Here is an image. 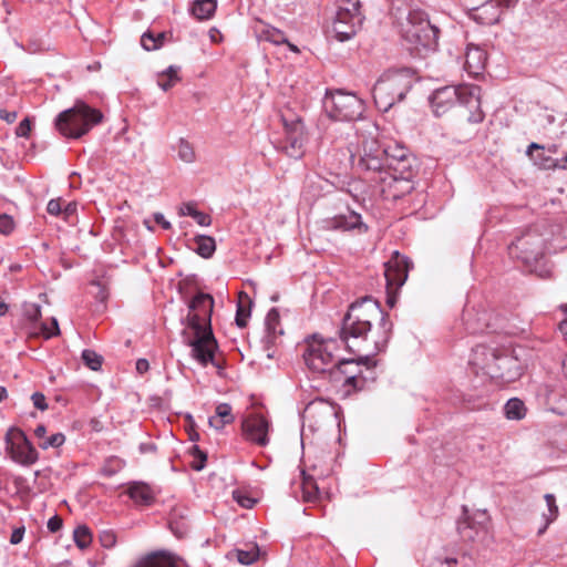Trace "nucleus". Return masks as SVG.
Here are the masks:
<instances>
[{"label": "nucleus", "mask_w": 567, "mask_h": 567, "mask_svg": "<svg viewBox=\"0 0 567 567\" xmlns=\"http://www.w3.org/2000/svg\"><path fill=\"white\" fill-rule=\"evenodd\" d=\"M392 327L389 315L372 297H364L351 303L342 320L340 341L350 352L364 351L365 354L359 355L358 359H340L330 381L349 388L346 390L347 393H350L351 389H361L364 379L361 377L360 367L367 364L371 355L386 348Z\"/></svg>", "instance_id": "obj_1"}, {"label": "nucleus", "mask_w": 567, "mask_h": 567, "mask_svg": "<svg viewBox=\"0 0 567 567\" xmlns=\"http://www.w3.org/2000/svg\"><path fill=\"white\" fill-rule=\"evenodd\" d=\"M214 299L210 295L198 292L188 305L186 317L187 327L193 330L194 336L189 337L186 330L183 331L184 342L192 349V358L202 367L212 363L218 369L220 364L215 360L218 349L217 341L212 330V312Z\"/></svg>", "instance_id": "obj_2"}, {"label": "nucleus", "mask_w": 567, "mask_h": 567, "mask_svg": "<svg viewBox=\"0 0 567 567\" xmlns=\"http://www.w3.org/2000/svg\"><path fill=\"white\" fill-rule=\"evenodd\" d=\"M391 14L401 37L411 49L426 51L437 49L440 29L431 23L425 11L403 1H396L392 4Z\"/></svg>", "instance_id": "obj_3"}, {"label": "nucleus", "mask_w": 567, "mask_h": 567, "mask_svg": "<svg viewBox=\"0 0 567 567\" xmlns=\"http://www.w3.org/2000/svg\"><path fill=\"white\" fill-rule=\"evenodd\" d=\"M430 103L436 116L443 115L456 103H460L468 109L467 121L470 123H481L485 117L481 109V87L478 85L442 86L431 94Z\"/></svg>", "instance_id": "obj_4"}, {"label": "nucleus", "mask_w": 567, "mask_h": 567, "mask_svg": "<svg viewBox=\"0 0 567 567\" xmlns=\"http://www.w3.org/2000/svg\"><path fill=\"white\" fill-rule=\"evenodd\" d=\"M414 73L409 68L385 71L373 86V99L379 111L388 112L401 102L411 90Z\"/></svg>", "instance_id": "obj_5"}, {"label": "nucleus", "mask_w": 567, "mask_h": 567, "mask_svg": "<svg viewBox=\"0 0 567 567\" xmlns=\"http://www.w3.org/2000/svg\"><path fill=\"white\" fill-rule=\"evenodd\" d=\"M338 350L339 342L337 339H323L313 334L306 339L302 353L305 364L312 373L330 380L340 360L337 357Z\"/></svg>", "instance_id": "obj_6"}, {"label": "nucleus", "mask_w": 567, "mask_h": 567, "mask_svg": "<svg viewBox=\"0 0 567 567\" xmlns=\"http://www.w3.org/2000/svg\"><path fill=\"white\" fill-rule=\"evenodd\" d=\"M102 120L103 114L100 110L79 101L73 107L61 112L56 116L55 127L68 138H80L101 123Z\"/></svg>", "instance_id": "obj_7"}, {"label": "nucleus", "mask_w": 567, "mask_h": 567, "mask_svg": "<svg viewBox=\"0 0 567 567\" xmlns=\"http://www.w3.org/2000/svg\"><path fill=\"white\" fill-rule=\"evenodd\" d=\"M546 241L537 227L528 228L508 246V254L520 260L529 271H536L544 259Z\"/></svg>", "instance_id": "obj_8"}, {"label": "nucleus", "mask_w": 567, "mask_h": 567, "mask_svg": "<svg viewBox=\"0 0 567 567\" xmlns=\"http://www.w3.org/2000/svg\"><path fill=\"white\" fill-rule=\"evenodd\" d=\"M326 112L337 121H357L362 117L364 103L355 94L337 90L323 100Z\"/></svg>", "instance_id": "obj_9"}, {"label": "nucleus", "mask_w": 567, "mask_h": 567, "mask_svg": "<svg viewBox=\"0 0 567 567\" xmlns=\"http://www.w3.org/2000/svg\"><path fill=\"white\" fill-rule=\"evenodd\" d=\"M6 450L16 463L30 466L38 462L39 453L25 433L18 427H10L6 433Z\"/></svg>", "instance_id": "obj_10"}, {"label": "nucleus", "mask_w": 567, "mask_h": 567, "mask_svg": "<svg viewBox=\"0 0 567 567\" xmlns=\"http://www.w3.org/2000/svg\"><path fill=\"white\" fill-rule=\"evenodd\" d=\"M284 137L278 141L277 147L292 158H300L303 155L306 142L305 126L300 117L288 120L282 116Z\"/></svg>", "instance_id": "obj_11"}, {"label": "nucleus", "mask_w": 567, "mask_h": 567, "mask_svg": "<svg viewBox=\"0 0 567 567\" xmlns=\"http://www.w3.org/2000/svg\"><path fill=\"white\" fill-rule=\"evenodd\" d=\"M382 147L374 140L367 141L363 144V154L359 158L358 166L373 176L370 179L374 183H381V176L385 175L386 163Z\"/></svg>", "instance_id": "obj_12"}, {"label": "nucleus", "mask_w": 567, "mask_h": 567, "mask_svg": "<svg viewBox=\"0 0 567 567\" xmlns=\"http://www.w3.org/2000/svg\"><path fill=\"white\" fill-rule=\"evenodd\" d=\"M489 369L491 379L511 383L523 374L524 367L513 350L501 347L496 365Z\"/></svg>", "instance_id": "obj_13"}, {"label": "nucleus", "mask_w": 567, "mask_h": 567, "mask_svg": "<svg viewBox=\"0 0 567 567\" xmlns=\"http://www.w3.org/2000/svg\"><path fill=\"white\" fill-rule=\"evenodd\" d=\"M384 277L389 291L388 302L392 306L393 301L390 295L392 291L399 290L406 281L410 270V261L406 257L401 256L395 251L391 259L384 264Z\"/></svg>", "instance_id": "obj_14"}, {"label": "nucleus", "mask_w": 567, "mask_h": 567, "mask_svg": "<svg viewBox=\"0 0 567 567\" xmlns=\"http://www.w3.org/2000/svg\"><path fill=\"white\" fill-rule=\"evenodd\" d=\"M489 517L486 511L457 522V532L464 542H482L488 533Z\"/></svg>", "instance_id": "obj_15"}, {"label": "nucleus", "mask_w": 567, "mask_h": 567, "mask_svg": "<svg viewBox=\"0 0 567 567\" xmlns=\"http://www.w3.org/2000/svg\"><path fill=\"white\" fill-rule=\"evenodd\" d=\"M518 0H487L471 10V18L480 24L492 25L499 21L505 9L516 6Z\"/></svg>", "instance_id": "obj_16"}, {"label": "nucleus", "mask_w": 567, "mask_h": 567, "mask_svg": "<svg viewBox=\"0 0 567 567\" xmlns=\"http://www.w3.org/2000/svg\"><path fill=\"white\" fill-rule=\"evenodd\" d=\"M501 348L497 346L477 344L472 349L468 364L475 374L491 378V368L496 365Z\"/></svg>", "instance_id": "obj_17"}, {"label": "nucleus", "mask_w": 567, "mask_h": 567, "mask_svg": "<svg viewBox=\"0 0 567 567\" xmlns=\"http://www.w3.org/2000/svg\"><path fill=\"white\" fill-rule=\"evenodd\" d=\"M241 430L243 435L247 441H250L259 446H265L269 442V422L261 414L251 413L244 417Z\"/></svg>", "instance_id": "obj_18"}, {"label": "nucleus", "mask_w": 567, "mask_h": 567, "mask_svg": "<svg viewBox=\"0 0 567 567\" xmlns=\"http://www.w3.org/2000/svg\"><path fill=\"white\" fill-rule=\"evenodd\" d=\"M322 224L327 230L349 231L358 229L359 233L368 231V226L362 221L361 215L353 210L327 218Z\"/></svg>", "instance_id": "obj_19"}, {"label": "nucleus", "mask_w": 567, "mask_h": 567, "mask_svg": "<svg viewBox=\"0 0 567 567\" xmlns=\"http://www.w3.org/2000/svg\"><path fill=\"white\" fill-rule=\"evenodd\" d=\"M556 150H546L544 146L532 143L527 148V154L534 161V163L542 169H556L566 168L567 166V154L561 158L554 157L551 153Z\"/></svg>", "instance_id": "obj_20"}, {"label": "nucleus", "mask_w": 567, "mask_h": 567, "mask_svg": "<svg viewBox=\"0 0 567 567\" xmlns=\"http://www.w3.org/2000/svg\"><path fill=\"white\" fill-rule=\"evenodd\" d=\"M381 192L393 199L401 198L413 189V178L381 176Z\"/></svg>", "instance_id": "obj_21"}, {"label": "nucleus", "mask_w": 567, "mask_h": 567, "mask_svg": "<svg viewBox=\"0 0 567 567\" xmlns=\"http://www.w3.org/2000/svg\"><path fill=\"white\" fill-rule=\"evenodd\" d=\"M486 61L487 54L483 48L475 44L467 45L464 68L470 75H480L485 69Z\"/></svg>", "instance_id": "obj_22"}, {"label": "nucleus", "mask_w": 567, "mask_h": 567, "mask_svg": "<svg viewBox=\"0 0 567 567\" xmlns=\"http://www.w3.org/2000/svg\"><path fill=\"white\" fill-rule=\"evenodd\" d=\"M336 415V410L332 404L323 399H316L307 404L303 411V419L311 421L319 417L321 421L330 420Z\"/></svg>", "instance_id": "obj_23"}, {"label": "nucleus", "mask_w": 567, "mask_h": 567, "mask_svg": "<svg viewBox=\"0 0 567 567\" xmlns=\"http://www.w3.org/2000/svg\"><path fill=\"white\" fill-rule=\"evenodd\" d=\"M130 498L137 505L150 506L155 501V493L152 487L143 482H132L126 489Z\"/></svg>", "instance_id": "obj_24"}, {"label": "nucleus", "mask_w": 567, "mask_h": 567, "mask_svg": "<svg viewBox=\"0 0 567 567\" xmlns=\"http://www.w3.org/2000/svg\"><path fill=\"white\" fill-rule=\"evenodd\" d=\"M135 567H176V561L168 551L158 550L142 557Z\"/></svg>", "instance_id": "obj_25"}, {"label": "nucleus", "mask_w": 567, "mask_h": 567, "mask_svg": "<svg viewBox=\"0 0 567 567\" xmlns=\"http://www.w3.org/2000/svg\"><path fill=\"white\" fill-rule=\"evenodd\" d=\"M416 175V158L410 155L402 161L390 164L385 171L384 176H400L406 178H414Z\"/></svg>", "instance_id": "obj_26"}, {"label": "nucleus", "mask_w": 567, "mask_h": 567, "mask_svg": "<svg viewBox=\"0 0 567 567\" xmlns=\"http://www.w3.org/2000/svg\"><path fill=\"white\" fill-rule=\"evenodd\" d=\"M235 420L233 408L228 403H219L215 409V415L208 419L209 426L219 431Z\"/></svg>", "instance_id": "obj_27"}, {"label": "nucleus", "mask_w": 567, "mask_h": 567, "mask_svg": "<svg viewBox=\"0 0 567 567\" xmlns=\"http://www.w3.org/2000/svg\"><path fill=\"white\" fill-rule=\"evenodd\" d=\"M266 326V342L268 344H275L277 337L284 333V330L280 327V316L277 308H271L265 320Z\"/></svg>", "instance_id": "obj_28"}, {"label": "nucleus", "mask_w": 567, "mask_h": 567, "mask_svg": "<svg viewBox=\"0 0 567 567\" xmlns=\"http://www.w3.org/2000/svg\"><path fill=\"white\" fill-rule=\"evenodd\" d=\"M216 8V0H196L190 8V12L197 20H208L214 16Z\"/></svg>", "instance_id": "obj_29"}, {"label": "nucleus", "mask_w": 567, "mask_h": 567, "mask_svg": "<svg viewBox=\"0 0 567 567\" xmlns=\"http://www.w3.org/2000/svg\"><path fill=\"white\" fill-rule=\"evenodd\" d=\"M179 66L169 65L165 71L159 73L157 75V84L163 91H168L173 86H175L181 78L178 75L179 73Z\"/></svg>", "instance_id": "obj_30"}, {"label": "nucleus", "mask_w": 567, "mask_h": 567, "mask_svg": "<svg viewBox=\"0 0 567 567\" xmlns=\"http://www.w3.org/2000/svg\"><path fill=\"white\" fill-rule=\"evenodd\" d=\"M525 403L518 398L509 399L504 405V413L508 420H522L526 415Z\"/></svg>", "instance_id": "obj_31"}, {"label": "nucleus", "mask_w": 567, "mask_h": 567, "mask_svg": "<svg viewBox=\"0 0 567 567\" xmlns=\"http://www.w3.org/2000/svg\"><path fill=\"white\" fill-rule=\"evenodd\" d=\"M194 250L203 258H210L216 250L215 239L210 236L198 235L195 237Z\"/></svg>", "instance_id": "obj_32"}, {"label": "nucleus", "mask_w": 567, "mask_h": 567, "mask_svg": "<svg viewBox=\"0 0 567 567\" xmlns=\"http://www.w3.org/2000/svg\"><path fill=\"white\" fill-rule=\"evenodd\" d=\"M382 150L386 151V153H384L386 168L390 164H395V162L402 161L403 158L411 155L405 147L399 144H389L382 147Z\"/></svg>", "instance_id": "obj_33"}, {"label": "nucleus", "mask_w": 567, "mask_h": 567, "mask_svg": "<svg viewBox=\"0 0 567 567\" xmlns=\"http://www.w3.org/2000/svg\"><path fill=\"white\" fill-rule=\"evenodd\" d=\"M359 27L360 25H352L351 23H346L340 20L333 21V31L337 39L340 41H347L351 39L355 34Z\"/></svg>", "instance_id": "obj_34"}, {"label": "nucleus", "mask_w": 567, "mask_h": 567, "mask_svg": "<svg viewBox=\"0 0 567 567\" xmlns=\"http://www.w3.org/2000/svg\"><path fill=\"white\" fill-rule=\"evenodd\" d=\"M73 539L80 549H86L92 543V533L87 526L80 525L73 532Z\"/></svg>", "instance_id": "obj_35"}, {"label": "nucleus", "mask_w": 567, "mask_h": 567, "mask_svg": "<svg viewBox=\"0 0 567 567\" xmlns=\"http://www.w3.org/2000/svg\"><path fill=\"white\" fill-rule=\"evenodd\" d=\"M547 507L548 514H544V518L546 520L545 526L539 529V534L544 533L550 523H553L558 516V506L556 505V498L553 494H546L544 496Z\"/></svg>", "instance_id": "obj_36"}, {"label": "nucleus", "mask_w": 567, "mask_h": 567, "mask_svg": "<svg viewBox=\"0 0 567 567\" xmlns=\"http://www.w3.org/2000/svg\"><path fill=\"white\" fill-rule=\"evenodd\" d=\"M82 360L84 364L93 371L100 370L103 363V357L91 349L82 351Z\"/></svg>", "instance_id": "obj_37"}, {"label": "nucleus", "mask_w": 567, "mask_h": 567, "mask_svg": "<svg viewBox=\"0 0 567 567\" xmlns=\"http://www.w3.org/2000/svg\"><path fill=\"white\" fill-rule=\"evenodd\" d=\"M164 38V33H158L155 37L151 32H145L141 38V44L147 51L156 50L162 47Z\"/></svg>", "instance_id": "obj_38"}, {"label": "nucleus", "mask_w": 567, "mask_h": 567, "mask_svg": "<svg viewBox=\"0 0 567 567\" xmlns=\"http://www.w3.org/2000/svg\"><path fill=\"white\" fill-rule=\"evenodd\" d=\"M262 37L266 41L276 45L288 43L286 34L281 30L274 27H267L262 31Z\"/></svg>", "instance_id": "obj_39"}, {"label": "nucleus", "mask_w": 567, "mask_h": 567, "mask_svg": "<svg viewBox=\"0 0 567 567\" xmlns=\"http://www.w3.org/2000/svg\"><path fill=\"white\" fill-rule=\"evenodd\" d=\"M177 154L179 159L185 163H193L196 158L193 146L184 138H181L178 142Z\"/></svg>", "instance_id": "obj_40"}, {"label": "nucleus", "mask_w": 567, "mask_h": 567, "mask_svg": "<svg viewBox=\"0 0 567 567\" xmlns=\"http://www.w3.org/2000/svg\"><path fill=\"white\" fill-rule=\"evenodd\" d=\"M237 560L243 565H250L257 560L259 549L257 546H252L250 549H236L235 551Z\"/></svg>", "instance_id": "obj_41"}, {"label": "nucleus", "mask_w": 567, "mask_h": 567, "mask_svg": "<svg viewBox=\"0 0 567 567\" xmlns=\"http://www.w3.org/2000/svg\"><path fill=\"white\" fill-rule=\"evenodd\" d=\"M340 14H362L360 0H339L338 10Z\"/></svg>", "instance_id": "obj_42"}, {"label": "nucleus", "mask_w": 567, "mask_h": 567, "mask_svg": "<svg viewBox=\"0 0 567 567\" xmlns=\"http://www.w3.org/2000/svg\"><path fill=\"white\" fill-rule=\"evenodd\" d=\"M302 494L307 502H315L319 494V488L312 478H305L302 482Z\"/></svg>", "instance_id": "obj_43"}, {"label": "nucleus", "mask_w": 567, "mask_h": 567, "mask_svg": "<svg viewBox=\"0 0 567 567\" xmlns=\"http://www.w3.org/2000/svg\"><path fill=\"white\" fill-rule=\"evenodd\" d=\"M22 312L24 318L32 323L38 322L41 318V307L33 302H24Z\"/></svg>", "instance_id": "obj_44"}, {"label": "nucleus", "mask_w": 567, "mask_h": 567, "mask_svg": "<svg viewBox=\"0 0 567 567\" xmlns=\"http://www.w3.org/2000/svg\"><path fill=\"white\" fill-rule=\"evenodd\" d=\"M65 435L61 432L54 433L49 437H45L43 441H40L39 447L42 450H48L50 447L56 449L64 444Z\"/></svg>", "instance_id": "obj_45"}, {"label": "nucleus", "mask_w": 567, "mask_h": 567, "mask_svg": "<svg viewBox=\"0 0 567 567\" xmlns=\"http://www.w3.org/2000/svg\"><path fill=\"white\" fill-rule=\"evenodd\" d=\"M16 224L11 216L7 214L0 215V234L8 236L14 230Z\"/></svg>", "instance_id": "obj_46"}, {"label": "nucleus", "mask_w": 567, "mask_h": 567, "mask_svg": "<svg viewBox=\"0 0 567 567\" xmlns=\"http://www.w3.org/2000/svg\"><path fill=\"white\" fill-rule=\"evenodd\" d=\"M233 498L244 508H251L256 501L240 491L233 492Z\"/></svg>", "instance_id": "obj_47"}, {"label": "nucleus", "mask_w": 567, "mask_h": 567, "mask_svg": "<svg viewBox=\"0 0 567 567\" xmlns=\"http://www.w3.org/2000/svg\"><path fill=\"white\" fill-rule=\"evenodd\" d=\"M334 20H340L346 23H351L352 25H361L362 21H363V14H352V13L340 14V12H337Z\"/></svg>", "instance_id": "obj_48"}, {"label": "nucleus", "mask_w": 567, "mask_h": 567, "mask_svg": "<svg viewBox=\"0 0 567 567\" xmlns=\"http://www.w3.org/2000/svg\"><path fill=\"white\" fill-rule=\"evenodd\" d=\"M250 316L249 308H246L241 305H238L237 312H236V324L239 328H245L247 326V320Z\"/></svg>", "instance_id": "obj_49"}, {"label": "nucleus", "mask_w": 567, "mask_h": 567, "mask_svg": "<svg viewBox=\"0 0 567 567\" xmlns=\"http://www.w3.org/2000/svg\"><path fill=\"white\" fill-rule=\"evenodd\" d=\"M100 543L104 548H112L116 544V536L111 530H104L100 534Z\"/></svg>", "instance_id": "obj_50"}, {"label": "nucleus", "mask_w": 567, "mask_h": 567, "mask_svg": "<svg viewBox=\"0 0 567 567\" xmlns=\"http://www.w3.org/2000/svg\"><path fill=\"white\" fill-rule=\"evenodd\" d=\"M31 132V122L28 117L23 118L16 128V134L19 137H29Z\"/></svg>", "instance_id": "obj_51"}, {"label": "nucleus", "mask_w": 567, "mask_h": 567, "mask_svg": "<svg viewBox=\"0 0 567 567\" xmlns=\"http://www.w3.org/2000/svg\"><path fill=\"white\" fill-rule=\"evenodd\" d=\"M31 400H32L34 408H37L38 410L45 411L48 409V403H47V400H45V396L43 393L34 392L31 395Z\"/></svg>", "instance_id": "obj_52"}, {"label": "nucleus", "mask_w": 567, "mask_h": 567, "mask_svg": "<svg viewBox=\"0 0 567 567\" xmlns=\"http://www.w3.org/2000/svg\"><path fill=\"white\" fill-rule=\"evenodd\" d=\"M47 210L50 215L58 216L62 213L60 198L51 199L48 203Z\"/></svg>", "instance_id": "obj_53"}, {"label": "nucleus", "mask_w": 567, "mask_h": 567, "mask_svg": "<svg viewBox=\"0 0 567 567\" xmlns=\"http://www.w3.org/2000/svg\"><path fill=\"white\" fill-rule=\"evenodd\" d=\"M24 533H25L24 526H20V527L14 528L12 530L11 536H10V543L12 545L20 544L22 542V539H23Z\"/></svg>", "instance_id": "obj_54"}, {"label": "nucleus", "mask_w": 567, "mask_h": 567, "mask_svg": "<svg viewBox=\"0 0 567 567\" xmlns=\"http://www.w3.org/2000/svg\"><path fill=\"white\" fill-rule=\"evenodd\" d=\"M47 527H48V529H49L51 533H56V532H59V530L61 529V527H62V519H61V517H59L58 515L52 516V517L48 520Z\"/></svg>", "instance_id": "obj_55"}, {"label": "nucleus", "mask_w": 567, "mask_h": 567, "mask_svg": "<svg viewBox=\"0 0 567 567\" xmlns=\"http://www.w3.org/2000/svg\"><path fill=\"white\" fill-rule=\"evenodd\" d=\"M193 218L200 226H209L212 224V217L200 210H198Z\"/></svg>", "instance_id": "obj_56"}, {"label": "nucleus", "mask_w": 567, "mask_h": 567, "mask_svg": "<svg viewBox=\"0 0 567 567\" xmlns=\"http://www.w3.org/2000/svg\"><path fill=\"white\" fill-rule=\"evenodd\" d=\"M18 117V113L16 111H8L6 109H0V120L7 123H13Z\"/></svg>", "instance_id": "obj_57"}, {"label": "nucleus", "mask_w": 567, "mask_h": 567, "mask_svg": "<svg viewBox=\"0 0 567 567\" xmlns=\"http://www.w3.org/2000/svg\"><path fill=\"white\" fill-rule=\"evenodd\" d=\"M197 212H198V209H196V207L193 203L184 204L179 209L181 215L190 216L192 218L195 216V214Z\"/></svg>", "instance_id": "obj_58"}, {"label": "nucleus", "mask_w": 567, "mask_h": 567, "mask_svg": "<svg viewBox=\"0 0 567 567\" xmlns=\"http://www.w3.org/2000/svg\"><path fill=\"white\" fill-rule=\"evenodd\" d=\"M154 221L158 225L162 226V228L164 229H171L172 225L168 220H166V218L164 217V215L162 213H155L154 214Z\"/></svg>", "instance_id": "obj_59"}, {"label": "nucleus", "mask_w": 567, "mask_h": 567, "mask_svg": "<svg viewBox=\"0 0 567 567\" xmlns=\"http://www.w3.org/2000/svg\"><path fill=\"white\" fill-rule=\"evenodd\" d=\"M51 326H52V329H51V330L47 329V327H44V328H43V331H44L45 338H51V337H53V336L59 334V332H60V330H59V324H58V320H56L55 318H52Z\"/></svg>", "instance_id": "obj_60"}, {"label": "nucleus", "mask_w": 567, "mask_h": 567, "mask_svg": "<svg viewBox=\"0 0 567 567\" xmlns=\"http://www.w3.org/2000/svg\"><path fill=\"white\" fill-rule=\"evenodd\" d=\"M136 371L140 373V374H144L145 372L148 371L150 369V363L146 359H138L136 361Z\"/></svg>", "instance_id": "obj_61"}, {"label": "nucleus", "mask_w": 567, "mask_h": 567, "mask_svg": "<svg viewBox=\"0 0 567 567\" xmlns=\"http://www.w3.org/2000/svg\"><path fill=\"white\" fill-rule=\"evenodd\" d=\"M470 317H471V313L470 312H466L465 315V323H466V329L471 332V333H478V332H483L484 328L483 327H475L473 326L471 322H470Z\"/></svg>", "instance_id": "obj_62"}, {"label": "nucleus", "mask_w": 567, "mask_h": 567, "mask_svg": "<svg viewBox=\"0 0 567 567\" xmlns=\"http://www.w3.org/2000/svg\"><path fill=\"white\" fill-rule=\"evenodd\" d=\"M45 434H47V427L45 425L43 424H39L35 429H34V436L40 441H43L45 439Z\"/></svg>", "instance_id": "obj_63"}, {"label": "nucleus", "mask_w": 567, "mask_h": 567, "mask_svg": "<svg viewBox=\"0 0 567 567\" xmlns=\"http://www.w3.org/2000/svg\"><path fill=\"white\" fill-rule=\"evenodd\" d=\"M194 450H195V452H196V453H198V455L200 456V463H198V464H194V465H193V468H194L195 471H200V470H203V468H204V463H205V461H206V455H205V454H204V453H203V452H202L197 446H194Z\"/></svg>", "instance_id": "obj_64"}]
</instances>
